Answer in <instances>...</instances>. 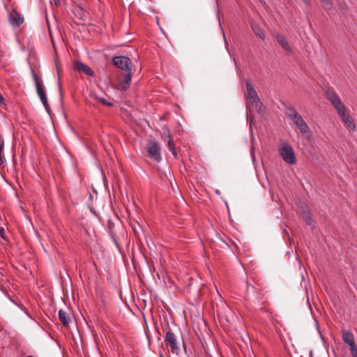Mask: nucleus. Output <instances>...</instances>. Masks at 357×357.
Wrapping results in <instances>:
<instances>
[{"label": "nucleus", "mask_w": 357, "mask_h": 357, "mask_svg": "<svg viewBox=\"0 0 357 357\" xmlns=\"http://www.w3.org/2000/svg\"><path fill=\"white\" fill-rule=\"evenodd\" d=\"M112 63L124 73L123 77L118 78L114 88L121 91H126L131 84L132 71L135 70L133 63L128 56H114Z\"/></svg>", "instance_id": "f257e3e1"}, {"label": "nucleus", "mask_w": 357, "mask_h": 357, "mask_svg": "<svg viewBox=\"0 0 357 357\" xmlns=\"http://www.w3.org/2000/svg\"><path fill=\"white\" fill-rule=\"evenodd\" d=\"M247 92L245 95L246 100L247 114L250 112L252 107H255L257 112L264 115L266 113V107L261 102L259 97L249 79L245 80Z\"/></svg>", "instance_id": "f03ea898"}, {"label": "nucleus", "mask_w": 357, "mask_h": 357, "mask_svg": "<svg viewBox=\"0 0 357 357\" xmlns=\"http://www.w3.org/2000/svg\"><path fill=\"white\" fill-rule=\"evenodd\" d=\"M31 75H32L33 79L35 85H36L38 96L41 102L43 103V106L45 107V110L47 111V112L48 114H50L51 109H50V105L48 104V100H47V98L46 96V93H45V87H44L43 81L39 79V77H38V75H36V72L34 71V70L33 68H31Z\"/></svg>", "instance_id": "7ed1b4c3"}, {"label": "nucleus", "mask_w": 357, "mask_h": 357, "mask_svg": "<svg viewBox=\"0 0 357 357\" xmlns=\"http://www.w3.org/2000/svg\"><path fill=\"white\" fill-rule=\"evenodd\" d=\"M162 326L165 329H168L165 336V343L170 347L172 354L178 356L181 350L178 344L176 337L169 328L168 321L165 319L164 322L162 323Z\"/></svg>", "instance_id": "20e7f679"}, {"label": "nucleus", "mask_w": 357, "mask_h": 357, "mask_svg": "<svg viewBox=\"0 0 357 357\" xmlns=\"http://www.w3.org/2000/svg\"><path fill=\"white\" fill-rule=\"evenodd\" d=\"M280 155L284 161L288 164L293 165L296 162L294 151L288 144H284L280 149Z\"/></svg>", "instance_id": "39448f33"}, {"label": "nucleus", "mask_w": 357, "mask_h": 357, "mask_svg": "<svg viewBox=\"0 0 357 357\" xmlns=\"http://www.w3.org/2000/svg\"><path fill=\"white\" fill-rule=\"evenodd\" d=\"M146 151L149 157L156 162L162 160V156L159 151L158 143L154 140H149L146 145Z\"/></svg>", "instance_id": "423d86ee"}, {"label": "nucleus", "mask_w": 357, "mask_h": 357, "mask_svg": "<svg viewBox=\"0 0 357 357\" xmlns=\"http://www.w3.org/2000/svg\"><path fill=\"white\" fill-rule=\"evenodd\" d=\"M74 70L78 73H84L88 76L94 77L95 75L93 70L89 66L79 61L75 62Z\"/></svg>", "instance_id": "0eeeda50"}, {"label": "nucleus", "mask_w": 357, "mask_h": 357, "mask_svg": "<svg viewBox=\"0 0 357 357\" xmlns=\"http://www.w3.org/2000/svg\"><path fill=\"white\" fill-rule=\"evenodd\" d=\"M9 22L15 27L20 26L24 22V17L16 10H13L8 17Z\"/></svg>", "instance_id": "6e6552de"}, {"label": "nucleus", "mask_w": 357, "mask_h": 357, "mask_svg": "<svg viewBox=\"0 0 357 357\" xmlns=\"http://www.w3.org/2000/svg\"><path fill=\"white\" fill-rule=\"evenodd\" d=\"M292 121L296 124L302 134L308 132L309 127L301 115L295 118Z\"/></svg>", "instance_id": "1a4fd4ad"}, {"label": "nucleus", "mask_w": 357, "mask_h": 357, "mask_svg": "<svg viewBox=\"0 0 357 357\" xmlns=\"http://www.w3.org/2000/svg\"><path fill=\"white\" fill-rule=\"evenodd\" d=\"M342 340L344 343L347 344L349 346L350 348L354 347V345H356L354 342V336L352 334V333H351L349 331H343Z\"/></svg>", "instance_id": "9d476101"}, {"label": "nucleus", "mask_w": 357, "mask_h": 357, "mask_svg": "<svg viewBox=\"0 0 357 357\" xmlns=\"http://www.w3.org/2000/svg\"><path fill=\"white\" fill-rule=\"evenodd\" d=\"M276 37H277L278 42L281 45V47L283 48V50L285 52H287L288 54H291L292 50H291V47L289 45L288 41L285 38V37L280 34H278Z\"/></svg>", "instance_id": "9b49d317"}, {"label": "nucleus", "mask_w": 357, "mask_h": 357, "mask_svg": "<svg viewBox=\"0 0 357 357\" xmlns=\"http://www.w3.org/2000/svg\"><path fill=\"white\" fill-rule=\"evenodd\" d=\"M251 27L253 32L257 37L260 38L263 40L265 39L266 34L264 30L259 26V24L252 22L251 24Z\"/></svg>", "instance_id": "f8f14e48"}, {"label": "nucleus", "mask_w": 357, "mask_h": 357, "mask_svg": "<svg viewBox=\"0 0 357 357\" xmlns=\"http://www.w3.org/2000/svg\"><path fill=\"white\" fill-rule=\"evenodd\" d=\"M59 319L63 326L68 327L69 326L70 318L66 312L63 310H60L59 311Z\"/></svg>", "instance_id": "ddd939ff"}, {"label": "nucleus", "mask_w": 357, "mask_h": 357, "mask_svg": "<svg viewBox=\"0 0 357 357\" xmlns=\"http://www.w3.org/2000/svg\"><path fill=\"white\" fill-rule=\"evenodd\" d=\"M341 119L344 123L346 126H347L352 130H356V124L352 117L350 116L349 113H347L345 116H342Z\"/></svg>", "instance_id": "4468645a"}, {"label": "nucleus", "mask_w": 357, "mask_h": 357, "mask_svg": "<svg viewBox=\"0 0 357 357\" xmlns=\"http://www.w3.org/2000/svg\"><path fill=\"white\" fill-rule=\"evenodd\" d=\"M284 113L291 121L300 115L293 106L287 107Z\"/></svg>", "instance_id": "2eb2a0df"}, {"label": "nucleus", "mask_w": 357, "mask_h": 357, "mask_svg": "<svg viewBox=\"0 0 357 357\" xmlns=\"http://www.w3.org/2000/svg\"><path fill=\"white\" fill-rule=\"evenodd\" d=\"M327 100L333 105L340 100L339 96L334 91L328 90L326 91Z\"/></svg>", "instance_id": "dca6fc26"}, {"label": "nucleus", "mask_w": 357, "mask_h": 357, "mask_svg": "<svg viewBox=\"0 0 357 357\" xmlns=\"http://www.w3.org/2000/svg\"><path fill=\"white\" fill-rule=\"evenodd\" d=\"M107 225H108L109 236H110L111 238L112 239V241L114 243V244L116 245V246L119 248V243H118L117 240L116 238L115 233H114V227H115L114 223L111 220H109L107 221Z\"/></svg>", "instance_id": "f3484780"}, {"label": "nucleus", "mask_w": 357, "mask_h": 357, "mask_svg": "<svg viewBox=\"0 0 357 357\" xmlns=\"http://www.w3.org/2000/svg\"><path fill=\"white\" fill-rule=\"evenodd\" d=\"M321 3L323 8L328 12V14L333 13L334 9L333 2L331 0H319Z\"/></svg>", "instance_id": "a211bd4d"}, {"label": "nucleus", "mask_w": 357, "mask_h": 357, "mask_svg": "<svg viewBox=\"0 0 357 357\" xmlns=\"http://www.w3.org/2000/svg\"><path fill=\"white\" fill-rule=\"evenodd\" d=\"M167 146H168V149H169V151H171L172 155L174 156V158H176L178 157V153L176 151V146H175L174 142L172 139H170L168 141Z\"/></svg>", "instance_id": "6ab92c4d"}, {"label": "nucleus", "mask_w": 357, "mask_h": 357, "mask_svg": "<svg viewBox=\"0 0 357 357\" xmlns=\"http://www.w3.org/2000/svg\"><path fill=\"white\" fill-rule=\"evenodd\" d=\"M301 216L308 225H312V219L311 218V215H310V213L309 211H303L301 213Z\"/></svg>", "instance_id": "aec40b11"}, {"label": "nucleus", "mask_w": 357, "mask_h": 357, "mask_svg": "<svg viewBox=\"0 0 357 357\" xmlns=\"http://www.w3.org/2000/svg\"><path fill=\"white\" fill-rule=\"evenodd\" d=\"M337 6L340 8V12L344 15L347 12V5L343 0H338L337 1Z\"/></svg>", "instance_id": "412c9836"}, {"label": "nucleus", "mask_w": 357, "mask_h": 357, "mask_svg": "<svg viewBox=\"0 0 357 357\" xmlns=\"http://www.w3.org/2000/svg\"><path fill=\"white\" fill-rule=\"evenodd\" d=\"M99 102H100L102 104L107 105L108 107L113 106V103L108 102L105 98H97Z\"/></svg>", "instance_id": "4be33fe9"}, {"label": "nucleus", "mask_w": 357, "mask_h": 357, "mask_svg": "<svg viewBox=\"0 0 357 357\" xmlns=\"http://www.w3.org/2000/svg\"><path fill=\"white\" fill-rule=\"evenodd\" d=\"M332 105L335 108L337 112L338 110H341L342 107L344 106V104L342 102L341 100H340L339 101H337V102L334 103Z\"/></svg>", "instance_id": "5701e85b"}, {"label": "nucleus", "mask_w": 357, "mask_h": 357, "mask_svg": "<svg viewBox=\"0 0 357 357\" xmlns=\"http://www.w3.org/2000/svg\"><path fill=\"white\" fill-rule=\"evenodd\" d=\"M247 294L255 292V287L253 285H250L247 282Z\"/></svg>", "instance_id": "b1692460"}, {"label": "nucleus", "mask_w": 357, "mask_h": 357, "mask_svg": "<svg viewBox=\"0 0 357 357\" xmlns=\"http://www.w3.org/2000/svg\"><path fill=\"white\" fill-rule=\"evenodd\" d=\"M337 113L341 117V119L342 118V116H345L347 114L345 106L342 107L341 110H338Z\"/></svg>", "instance_id": "393cba45"}, {"label": "nucleus", "mask_w": 357, "mask_h": 357, "mask_svg": "<svg viewBox=\"0 0 357 357\" xmlns=\"http://www.w3.org/2000/svg\"><path fill=\"white\" fill-rule=\"evenodd\" d=\"M0 236L5 241H8V238L5 234V229L3 227H0Z\"/></svg>", "instance_id": "a878e982"}, {"label": "nucleus", "mask_w": 357, "mask_h": 357, "mask_svg": "<svg viewBox=\"0 0 357 357\" xmlns=\"http://www.w3.org/2000/svg\"><path fill=\"white\" fill-rule=\"evenodd\" d=\"M352 357H357V347L354 345V347L350 348Z\"/></svg>", "instance_id": "bb28decb"}, {"label": "nucleus", "mask_w": 357, "mask_h": 357, "mask_svg": "<svg viewBox=\"0 0 357 357\" xmlns=\"http://www.w3.org/2000/svg\"><path fill=\"white\" fill-rule=\"evenodd\" d=\"M165 131H164V133H163V137H165L168 138V139H169V140L170 139H172V138H171L170 133H169V130H168L167 128H165Z\"/></svg>", "instance_id": "cd10ccee"}, {"label": "nucleus", "mask_w": 357, "mask_h": 357, "mask_svg": "<svg viewBox=\"0 0 357 357\" xmlns=\"http://www.w3.org/2000/svg\"><path fill=\"white\" fill-rule=\"evenodd\" d=\"M4 148V142L3 139H0V153H1L3 151Z\"/></svg>", "instance_id": "c85d7f7f"}, {"label": "nucleus", "mask_w": 357, "mask_h": 357, "mask_svg": "<svg viewBox=\"0 0 357 357\" xmlns=\"http://www.w3.org/2000/svg\"><path fill=\"white\" fill-rule=\"evenodd\" d=\"M59 93H60V98L61 99L63 98V93H62V90H61V83H60V81L59 80Z\"/></svg>", "instance_id": "c756f323"}, {"label": "nucleus", "mask_w": 357, "mask_h": 357, "mask_svg": "<svg viewBox=\"0 0 357 357\" xmlns=\"http://www.w3.org/2000/svg\"><path fill=\"white\" fill-rule=\"evenodd\" d=\"M53 2L54 3L55 6H58L61 4V1L60 0H53Z\"/></svg>", "instance_id": "7c9ffc66"}, {"label": "nucleus", "mask_w": 357, "mask_h": 357, "mask_svg": "<svg viewBox=\"0 0 357 357\" xmlns=\"http://www.w3.org/2000/svg\"><path fill=\"white\" fill-rule=\"evenodd\" d=\"M0 103L4 104V98L1 93H0Z\"/></svg>", "instance_id": "2f4dec72"}, {"label": "nucleus", "mask_w": 357, "mask_h": 357, "mask_svg": "<svg viewBox=\"0 0 357 357\" xmlns=\"http://www.w3.org/2000/svg\"><path fill=\"white\" fill-rule=\"evenodd\" d=\"M3 164V158L1 155V153H0V165Z\"/></svg>", "instance_id": "473e14b6"}, {"label": "nucleus", "mask_w": 357, "mask_h": 357, "mask_svg": "<svg viewBox=\"0 0 357 357\" xmlns=\"http://www.w3.org/2000/svg\"><path fill=\"white\" fill-rule=\"evenodd\" d=\"M305 3L307 5V6H310V0H303Z\"/></svg>", "instance_id": "72a5a7b5"}, {"label": "nucleus", "mask_w": 357, "mask_h": 357, "mask_svg": "<svg viewBox=\"0 0 357 357\" xmlns=\"http://www.w3.org/2000/svg\"><path fill=\"white\" fill-rule=\"evenodd\" d=\"M133 230H134L135 234L139 237V233H138L137 230L135 228H134Z\"/></svg>", "instance_id": "f704fd0d"}]
</instances>
